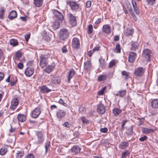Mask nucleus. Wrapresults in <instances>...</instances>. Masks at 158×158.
<instances>
[{"label": "nucleus", "mask_w": 158, "mask_h": 158, "mask_svg": "<svg viewBox=\"0 0 158 158\" xmlns=\"http://www.w3.org/2000/svg\"><path fill=\"white\" fill-rule=\"evenodd\" d=\"M35 135V137L34 138L35 143L37 145L42 144L45 139L44 132L42 131H36Z\"/></svg>", "instance_id": "1"}, {"label": "nucleus", "mask_w": 158, "mask_h": 158, "mask_svg": "<svg viewBox=\"0 0 158 158\" xmlns=\"http://www.w3.org/2000/svg\"><path fill=\"white\" fill-rule=\"evenodd\" d=\"M151 52L149 49H146L143 52L142 56L147 61L149 62L151 59Z\"/></svg>", "instance_id": "2"}, {"label": "nucleus", "mask_w": 158, "mask_h": 158, "mask_svg": "<svg viewBox=\"0 0 158 158\" xmlns=\"http://www.w3.org/2000/svg\"><path fill=\"white\" fill-rule=\"evenodd\" d=\"M40 65L42 68L45 67L48 64V57L47 55H41L40 57Z\"/></svg>", "instance_id": "3"}, {"label": "nucleus", "mask_w": 158, "mask_h": 158, "mask_svg": "<svg viewBox=\"0 0 158 158\" xmlns=\"http://www.w3.org/2000/svg\"><path fill=\"white\" fill-rule=\"evenodd\" d=\"M69 32L66 29H62L60 31L59 37L60 39L64 40L66 39L69 36Z\"/></svg>", "instance_id": "4"}, {"label": "nucleus", "mask_w": 158, "mask_h": 158, "mask_svg": "<svg viewBox=\"0 0 158 158\" xmlns=\"http://www.w3.org/2000/svg\"><path fill=\"white\" fill-rule=\"evenodd\" d=\"M72 46L73 48L76 49H78L80 48V40L78 38L74 37L73 38L72 42Z\"/></svg>", "instance_id": "5"}, {"label": "nucleus", "mask_w": 158, "mask_h": 158, "mask_svg": "<svg viewBox=\"0 0 158 158\" xmlns=\"http://www.w3.org/2000/svg\"><path fill=\"white\" fill-rule=\"evenodd\" d=\"M145 69L142 67H139L135 69L134 71V74L137 76H142L145 72Z\"/></svg>", "instance_id": "6"}, {"label": "nucleus", "mask_w": 158, "mask_h": 158, "mask_svg": "<svg viewBox=\"0 0 158 158\" xmlns=\"http://www.w3.org/2000/svg\"><path fill=\"white\" fill-rule=\"evenodd\" d=\"M41 113V110L40 108L36 107L31 113V116L33 118H37Z\"/></svg>", "instance_id": "7"}, {"label": "nucleus", "mask_w": 158, "mask_h": 158, "mask_svg": "<svg viewBox=\"0 0 158 158\" xmlns=\"http://www.w3.org/2000/svg\"><path fill=\"white\" fill-rule=\"evenodd\" d=\"M69 4L71 9L73 10H77L79 8V5L76 1H70L69 2Z\"/></svg>", "instance_id": "8"}, {"label": "nucleus", "mask_w": 158, "mask_h": 158, "mask_svg": "<svg viewBox=\"0 0 158 158\" xmlns=\"http://www.w3.org/2000/svg\"><path fill=\"white\" fill-rule=\"evenodd\" d=\"M53 14L56 18L61 21L64 19V16L61 12L56 10H53Z\"/></svg>", "instance_id": "9"}, {"label": "nucleus", "mask_w": 158, "mask_h": 158, "mask_svg": "<svg viewBox=\"0 0 158 158\" xmlns=\"http://www.w3.org/2000/svg\"><path fill=\"white\" fill-rule=\"evenodd\" d=\"M97 112L100 114H103L106 111V108L104 105L101 103H100L97 108Z\"/></svg>", "instance_id": "10"}, {"label": "nucleus", "mask_w": 158, "mask_h": 158, "mask_svg": "<svg viewBox=\"0 0 158 158\" xmlns=\"http://www.w3.org/2000/svg\"><path fill=\"white\" fill-rule=\"evenodd\" d=\"M34 69L31 67H28L26 68L24 71V73L26 76L29 77L31 76L33 74Z\"/></svg>", "instance_id": "11"}, {"label": "nucleus", "mask_w": 158, "mask_h": 158, "mask_svg": "<svg viewBox=\"0 0 158 158\" xmlns=\"http://www.w3.org/2000/svg\"><path fill=\"white\" fill-rule=\"evenodd\" d=\"M68 16L70 24L73 26L76 25V17L73 16L72 14H69Z\"/></svg>", "instance_id": "12"}, {"label": "nucleus", "mask_w": 158, "mask_h": 158, "mask_svg": "<svg viewBox=\"0 0 158 158\" xmlns=\"http://www.w3.org/2000/svg\"><path fill=\"white\" fill-rule=\"evenodd\" d=\"M81 149L79 146L74 145L71 148V151L73 154H77L80 152Z\"/></svg>", "instance_id": "13"}, {"label": "nucleus", "mask_w": 158, "mask_h": 158, "mask_svg": "<svg viewBox=\"0 0 158 158\" xmlns=\"http://www.w3.org/2000/svg\"><path fill=\"white\" fill-rule=\"evenodd\" d=\"M136 57V54L134 52H130L129 53L128 61L130 63L133 62Z\"/></svg>", "instance_id": "14"}, {"label": "nucleus", "mask_w": 158, "mask_h": 158, "mask_svg": "<svg viewBox=\"0 0 158 158\" xmlns=\"http://www.w3.org/2000/svg\"><path fill=\"white\" fill-rule=\"evenodd\" d=\"M102 31L106 34H110L111 32V27L108 24L105 25L103 26Z\"/></svg>", "instance_id": "15"}, {"label": "nucleus", "mask_w": 158, "mask_h": 158, "mask_svg": "<svg viewBox=\"0 0 158 158\" xmlns=\"http://www.w3.org/2000/svg\"><path fill=\"white\" fill-rule=\"evenodd\" d=\"M40 91L43 93H48L51 91V89H49L46 85H43L39 87Z\"/></svg>", "instance_id": "16"}, {"label": "nucleus", "mask_w": 158, "mask_h": 158, "mask_svg": "<svg viewBox=\"0 0 158 158\" xmlns=\"http://www.w3.org/2000/svg\"><path fill=\"white\" fill-rule=\"evenodd\" d=\"M66 115V112L63 110H59L56 113V115L57 118L60 120L64 117Z\"/></svg>", "instance_id": "17"}, {"label": "nucleus", "mask_w": 158, "mask_h": 158, "mask_svg": "<svg viewBox=\"0 0 158 158\" xmlns=\"http://www.w3.org/2000/svg\"><path fill=\"white\" fill-rule=\"evenodd\" d=\"M68 75L67 77L68 79V81L70 82V79L73 78L75 73V71L74 69H71L68 72Z\"/></svg>", "instance_id": "18"}, {"label": "nucleus", "mask_w": 158, "mask_h": 158, "mask_svg": "<svg viewBox=\"0 0 158 158\" xmlns=\"http://www.w3.org/2000/svg\"><path fill=\"white\" fill-rule=\"evenodd\" d=\"M132 3L133 6L134 10L136 14L138 15L139 14V11L138 8L137 6L136 3L135 1L132 0Z\"/></svg>", "instance_id": "19"}, {"label": "nucleus", "mask_w": 158, "mask_h": 158, "mask_svg": "<svg viewBox=\"0 0 158 158\" xmlns=\"http://www.w3.org/2000/svg\"><path fill=\"white\" fill-rule=\"evenodd\" d=\"M126 93V90H119L118 92L117 93L114 94L117 96H119L122 98L125 95Z\"/></svg>", "instance_id": "20"}, {"label": "nucleus", "mask_w": 158, "mask_h": 158, "mask_svg": "<svg viewBox=\"0 0 158 158\" xmlns=\"http://www.w3.org/2000/svg\"><path fill=\"white\" fill-rule=\"evenodd\" d=\"M151 106L153 108H156L158 107V99H155L151 102Z\"/></svg>", "instance_id": "21"}, {"label": "nucleus", "mask_w": 158, "mask_h": 158, "mask_svg": "<svg viewBox=\"0 0 158 158\" xmlns=\"http://www.w3.org/2000/svg\"><path fill=\"white\" fill-rule=\"evenodd\" d=\"M17 16V13L15 10H13L11 11L8 15L9 19L12 20L14 18H16Z\"/></svg>", "instance_id": "22"}, {"label": "nucleus", "mask_w": 158, "mask_h": 158, "mask_svg": "<svg viewBox=\"0 0 158 158\" xmlns=\"http://www.w3.org/2000/svg\"><path fill=\"white\" fill-rule=\"evenodd\" d=\"M129 145V143L125 141L120 143L119 144V147L121 149H124L127 148Z\"/></svg>", "instance_id": "23"}, {"label": "nucleus", "mask_w": 158, "mask_h": 158, "mask_svg": "<svg viewBox=\"0 0 158 158\" xmlns=\"http://www.w3.org/2000/svg\"><path fill=\"white\" fill-rule=\"evenodd\" d=\"M43 2L42 0H34V4L35 6L37 7L41 6L43 4Z\"/></svg>", "instance_id": "24"}, {"label": "nucleus", "mask_w": 158, "mask_h": 158, "mask_svg": "<svg viewBox=\"0 0 158 158\" xmlns=\"http://www.w3.org/2000/svg\"><path fill=\"white\" fill-rule=\"evenodd\" d=\"M112 111L114 115L115 116H116L122 112V110L117 108H114L113 109Z\"/></svg>", "instance_id": "25"}, {"label": "nucleus", "mask_w": 158, "mask_h": 158, "mask_svg": "<svg viewBox=\"0 0 158 158\" xmlns=\"http://www.w3.org/2000/svg\"><path fill=\"white\" fill-rule=\"evenodd\" d=\"M18 118L19 122H23L26 120V117L25 115L19 114L18 115Z\"/></svg>", "instance_id": "26"}, {"label": "nucleus", "mask_w": 158, "mask_h": 158, "mask_svg": "<svg viewBox=\"0 0 158 158\" xmlns=\"http://www.w3.org/2000/svg\"><path fill=\"white\" fill-rule=\"evenodd\" d=\"M155 131L152 129H149L147 128H143L142 129V132L144 134H149Z\"/></svg>", "instance_id": "27"}, {"label": "nucleus", "mask_w": 158, "mask_h": 158, "mask_svg": "<svg viewBox=\"0 0 158 158\" xmlns=\"http://www.w3.org/2000/svg\"><path fill=\"white\" fill-rule=\"evenodd\" d=\"M134 33V30L132 29H127L124 31V34L127 36H131Z\"/></svg>", "instance_id": "28"}, {"label": "nucleus", "mask_w": 158, "mask_h": 158, "mask_svg": "<svg viewBox=\"0 0 158 158\" xmlns=\"http://www.w3.org/2000/svg\"><path fill=\"white\" fill-rule=\"evenodd\" d=\"M122 74L125 80H127L129 78L130 74L129 73L125 71H123L122 72Z\"/></svg>", "instance_id": "29"}, {"label": "nucleus", "mask_w": 158, "mask_h": 158, "mask_svg": "<svg viewBox=\"0 0 158 158\" xmlns=\"http://www.w3.org/2000/svg\"><path fill=\"white\" fill-rule=\"evenodd\" d=\"M60 22L58 20H55V22L53 24V27L54 30H56L58 29L60 27Z\"/></svg>", "instance_id": "30"}, {"label": "nucleus", "mask_w": 158, "mask_h": 158, "mask_svg": "<svg viewBox=\"0 0 158 158\" xmlns=\"http://www.w3.org/2000/svg\"><path fill=\"white\" fill-rule=\"evenodd\" d=\"M139 45V44L136 42L132 43L131 44V50L132 51H135L138 48Z\"/></svg>", "instance_id": "31"}, {"label": "nucleus", "mask_w": 158, "mask_h": 158, "mask_svg": "<svg viewBox=\"0 0 158 158\" xmlns=\"http://www.w3.org/2000/svg\"><path fill=\"white\" fill-rule=\"evenodd\" d=\"M51 81L54 84H59L60 82V80L59 77H54L51 79Z\"/></svg>", "instance_id": "32"}, {"label": "nucleus", "mask_w": 158, "mask_h": 158, "mask_svg": "<svg viewBox=\"0 0 158 158\" xmlns=\"http://www.w3.org/2000/svg\"><path fill=\"white\" fill-rule=\"evenodd\" d=\"M24 152L23 151L20 150L17 151L16 153V157L17 158H21L24 155Z\"/></svg>", "instance_id": "33"}, {"label": "nucleus", "mask_w": 158, "mask_h": 158, "mask_svg": "<svg viewBox=\"0 0 158 158\" xmlns=\"http://www.w3.org/2000/svg\"><path fill=\"white\" fill-rule=\"evenodd\" d=\"M55 68L54 65H48L45 69V71L47 73H50L52 70Z\"/></svg>", "instance_id": "34"}, {"label": "nucleus", "mask_w": 158, "mask_h": 158, "mask_svg": "<svg viewBox=\"0 0 158 158\" xmlns=\"http://www.w3.org/2000/svg\"><path fill=\"white\" fill-rule=\"evenodd\" d=\"M84 68L88 70L90 69L91 67V63L90 61H87L84 62Z\"/></svg>", "instance_id": "35"}, {"label": "nucleus", "mask_w": 158, "mask_h": 158, "mask_svg": "<svg viewBox=\"0 0 158 158\" xmlns=\"http://www.w3.org/2000/svg\"><path fill=\"white\" fill-rule=\"evenodd\" d=\"M18 42L17 40L14 39H12L10 41V45L13 46H15L18 45Z\"/></svg>", "instance_id": "36"}, {"label": "nucleus", "mask_w": 158, "mask_h": 158, "mask_svg": "<svg viewBox=\"0 0 158 158\" xmlns=\"http://www.w3.org/2000/svg\"><path fill=\"white\" fill-rule=\"evenodd\" d=\"M107 78L106 75H101L99 76L98 80L99 81H104L106 80Z\"/></svg>", "instance_id": "37"}, {"label": "nucleus", "mask_w": 158, "mask_h": 158, "mask_svg": "<svg viewBox=\"0 0 158 158\" xmlns=\"http://www.w3.org/2000/svg\"><path fill=\"white\" fill-rule=\"evenodd\" d=\"M7 152V148L6 147H2L0 150V154L1 155H4Z\"/></svg>", "instance_id": "38"}, {"label": "nucleus", "mask_w": 158, "mask_h": 158, "mask_svg": "<svg viewBox=\"0 0 158 158\" xmlns=\"http://www.w3.org/2000/svg\"><path fill=\"white\" fill-rule=\"evenodd\" d=\"M19 103V100L17 98H14L11 101V104L12 105L17 106Z\"/></svg>", "instance_id": "39"}, {"label": "nucleus", "mask_w": 158, "mask_h": 158, "mask_svg": "<svg viewBox=\"0 0 158 158\" xmlns=\"http://www.w3.org/2000/svg\"><path fill=\"white\" fill-rule=\"evenodd\" d=\"M133 126H132L130 128L128 129L126 131V133L128 135H131L133 133Z\"/></svg>", "instance_id": "40"}, {"label": "nucleus", "mask_w": 158, "mask_h": 158, "mask_svg": "<svg viewBox=\"0 0 158 158\" xmlns=\"http://www.w3.org/2000/svg\"><path fill=\"white\" fill-rule=\"evenodd\" d=\"M22 56V53L20 52L17 51L16 52L15 55V59L17 60H19L20 58Z\"/></svg>", "instance_id": "41"}, {"label": "nucleus", "mask_w": 158, "mask_h": 158, "mask_svg": "<svg viewBox=\"0 0 158 158\" xmlns=\"http://www.w3.org/2000/svg\"><path fill=\"white\" fill-rule=\"evenodd\" d=\"M87 33L88 34H91L93 32V26L92 24H89L88 25V28Z\"/></svg>", "instance_id": "42"}, {"label": "nucleus", "mask_w": 158, "mask_h": 158, "mask_svg": "<svg viewBox=\"0 0 158 158\" xmlns=\"http://www.w3.org/2000/svg\"><path fill=\"white\" fill-rule=\"evenodd\" d=\"M114 52L116 53H120L121 52V48L120 45L117 44L116 45L115 48L114 50Z\"/></svg>", "instance_id": "43"}, {"label": "nucleus", "mask_w": 158, "mask_h": 158, "mask_svg": "<svg viewBox=\"0 0 158 158\" xmlns=\"http://www.w3.org/2000/svg\"><path fill=\"white\" fill-rule=\"evenodd\" d=\"M129 154V151L128 150H125L122 153L121 158H125L126 156L128 155Z\"/></svg>", "instance_id": "44"}, {"label": "nucleus", "mask_w": 158, "mask_h": 158, "mask_svg": "<svg viewBox=\"0 0 158 158\" xmlns=\"http://www.w3.org/2000/svg\"><path fill=\"white\" fill-rule=\"evenodd\" d=\"M50 145V141H47L45 145V152L47 153L48 149L49 148Z\"/></svg>", "instance_id": "45"}, {"label": "nucleus", "mask_w": 158, "mask_h": 158, "mask_svg": "<svg viewBox=\"0 0 158 158\" xmlns=\"http://www.w3.org/2000/svg\"><path fill=\"white\" fill-rule=\"evenodd\" d=\"M106 88V87L105 86L101 90L98 91V95H102L104 94V92Z\"/></svg>", "instance_id": "46"}, {"label": "nucleus", "mask_w": 158, "mask_h": 158, "mask_svg": "<svg viewBox=\"0 0 158 158\" xmlns=\"http://www.w3.org/2000/svg\"><path fill=\"white\" fill-rule=\"evenodd\" d=\"M5 10L3 8L0 9V18L2 19L3 17V15L4 13Z\"/></svg>", "instance_id": "47"}, {"label": "nucleus", "mask_w": 158, "mask_h": 158, "mask_svg": "<svg viewBox=\"0 0 158 158\" xmlns=\"http://www.w3.org/2000/svg\"><path fill=\"white\" fill-rule=\"evenodd\" d=\"M148 4L150 6L153 5L155 2V0H146Z\"/></svg>", "instance_id": "48"}, {"label": "nucleus", "mask_w": 158, "mask_h": 158, "mask_svg": "<svg viewBox=\"0 0 158 158\" xmlns=\"http://www.w3.org/2000/svg\"><path fill=\"white\" fill-rule=\"evenodd\" d=\"M30 33H28L24 35L25 39V41L26 42H28L29 39L30 38Z\"/></svg>", "instance_id": "49"}, {"label": "nucleus", "mask_w": 158, "mask_h": 158, "mask_svg": "<svg viewBox=\"0 0 158 158\" xmlns=\"http://www.w3.org/2000/svg\"><path fill=\"white\" fill-rule=\"evenodd\" d=\"M115 60H112L110 61L109 63V67L110 68H112L115 65Z\"/></svg>", "instance_id": "50"}, {"label": "nucleus", "mask_w": 158, "mask_h": 158, "mask_svg": "<svg viewBox=\"0 0 158 158\" xmlns=\"http://www.w3.org/2000/svg\"><path fill=\"white\" fill-rule=\"evenodd\" d=\"M42 35L43 38L46 40H48L47 34L45 31H43L42 32Z\"/></svg>", "instance_id": "51"}, {"label": "nucleus", "mask_w": 158, "mask_h": 158, "mask_svg": "<svg viewBox=\"0 0 158 158\" xmlns=\"http://www.w3.org/2000/svg\"><path fill=\"white\" fill-rule=\"evenodd\" d=\"M100 131L102 133H106L108 131V129L106 127L101 128L100 129Z\"/></svg>", "instance_id": "52"}, {"label": "nucleus", "mask_w": 158, "mask_h": 158, "mask_svg": "<svg viewBox=\"0 0 158 158\" xmlns=\"http://www.w3.org/2000/svg\"><path fill=\"white\" fill-rule=\"evenodd\" d=\"M148 138L146 136H144L140 138L139 140L141 142H143L145 140H146Z\"/></svg>", "instance_id": "53"}, {"label": "nucleus", "mask_w": 158, "mask_h": 158, "mask_svg": "<svg viewBox=\"0 0 158 158\" xmlns=\"http://www.w3.org/2000/svg\"><path fill=\"white\" fill-rule=\"evenodd\" d=\"M58 102L59 103L62 104L64 106H66L67 105V104L65 103L63 101L61 98L60 99Z\"/></svg>", "instance_id": "54"}, {"label": "nucleus", "mask_w": 158, "mask_h": 158, "mask_svg": "<svg viewBox=\"0 0 158 158\" xmlns=\"http://www.w3.org/2000/svg\"><path fill=\"white\" fill-rule=\"evenodd\" d=\"M63 126L69 128L70 126V125L68 122H67L63 124Z\"/></svg>", "instance_id": "55"}, {"label": "nucleus", "mask_w": 158, "mask_h": 158, "mask_svg": "<svg viewBox=\"0 0 158 158\" xmlns=\"http://www.w3.org/2000/svg\"><path fill=\"white\" fill-rule=\"evenodd\" d=\"M81 120H82V123H87L88 122V121L87 120V119H86L84 117H82L81 118Z\"/></svg>", "instance_id": "56"}, {"label": "nucleus", "mask_w": 158, "mask_h": 158, "mask_svg": "<svg viewBox=\"0 0 158 158\" xmlns=\"http://www.w3.org/2000/svg\"><path fill=\"white\" fill-rule=\"evenodd\" d=\"M91 5V2L90 1H88L86 2V5L87 8L90 7Z\"/></svg>", "instance_id": "57"}, {"label": "nucleus", "mask_w": 158, "mask_h": 158, "mask_svg": "<svg viewBox=\"0 0 158 158\" xmlns=\"http://www.w3.org/2000/svg\"><path fill=\"white\" fill-rule=\"evenodd\" d=\"M62 52L63 53H65L67 52V49L65 46H64L62 48Z\"/></svg>", "instance_id": "58"}, {"label": "nucleus", "mask_w": 158, "mask_h": 158, "mask_svg": "<svg viewBox=\"0 0 158 158\" xmlns=\"http://www.w3.org/2000/svg\"><path fill=\"white\" fill-rule=\"evenodd\" d=\"M23 64L21 63H19L18 64V68L20 69H23Z\"/></svg>", "instance_id": "59"}, {"label": "nucleus", "mask_w": 158, "mask_h": 158, "mask_svg": "<svg viewBox=\"0 0 158 158\" xmlns=\"http://www.w3.org/2000/svg\"><path fill=\"white\" fill-rule=\"evenodd\" d=\"M100 48L99 47H95L93 49V52H94L95 51H98Z\"/></svg>", "instance_id": "60"}, {"label": "nucleus", "mask_w": 158, "mask_h": 158, "mask_svg": "<svg viewBox=\"0 0 158 158\" xmlns=\"http://www.w3.org/2000/svg\"><path fill=\"white\" fill-rule=\"evenodd\" d=\"M26 158H35L32 154H28Z\"/></svg>", "instance_id": "61"}, {"label": "nucleus", "mask_w": 158, "mask_h": 158, "mask_svg": "<svg viewBox=\"0 0 158 158\" xmlns=\"http://www.w3.org/2000/svg\"><path fill=\"white\" fill-rule=\"evenodd\" d=\"M128 121V120H125L124 121L121 125V127L122 128H123L124 126L125 125L126 123Z\"/></svg>", "instance_id": "62"}, {"label": "nucleus", "mask_w": 158, "mask_h": 158, "mask_svg": "<svg viewBox=\"0 0 158 158\" xmlns=\"http://www.w3.org/2000/svg\"><path fill=\"white\" fill-rule=\"evenodd\" d=\"M4 76V74L3 73L0 72V81L3 79Z\"/></svg>", "instance_id": "63"}, {"label": "nucleus", "mask_w": 158, "mask_h": 158, "mask_svg": "<svg viewBox=\"0 0 158 158\" xmlns=\"http://www.w3.org/2000/svg\"><path fill=\"white\" fill-rule=\"evenodd\" d=\"M17 106L15 105V106L12 105L11 104V105L10 107V108L11 110H13L16 108Z\"/></svg>", "instance_id": "64"}]
</instances>
